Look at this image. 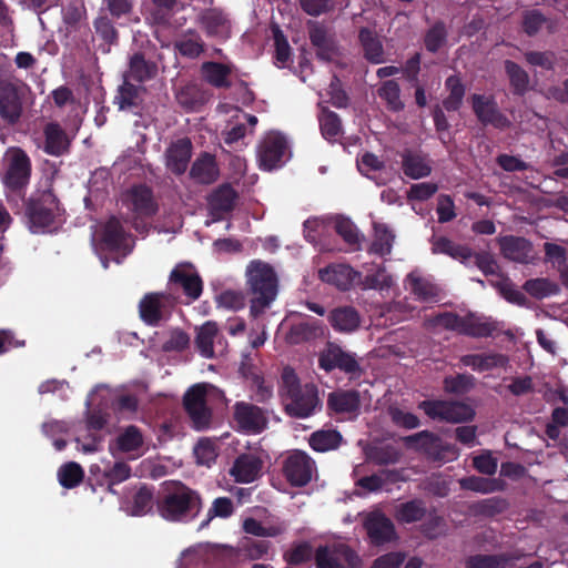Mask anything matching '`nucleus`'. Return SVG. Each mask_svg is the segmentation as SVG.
Here are the masks:
<instances>
[{
    "instance_id": "nucleus-1",
    "label": "nucleus",
    "mask_w": 568,
    "mask_h": 568,
    "mask_svg": "<svg viewBox=\"0 0 568 568\" xmlns=\"http://www.w3.org/2000/svg\"><path fill=\"white\" fill-rule=\"evenodd\" d=\"M246 285L250 298V314L257 318L271 306L278 293V277L275 270L263 261H252L246 270Z\"/></svg>"
},
{
    "instance_id": "nucleus-2",
    "label": "nucleus",
    "mask_w": 568,
    "mask_h": 568,
    "mask_svg": "<svg viewBox=\"0 0 568 568\" xmlns=\"http://www.w3.org/2000/svg\"><path fill=\"white\" fill-rule=\"evenodd\" d=\"M63 209L52 190L32 194L26 202V219L29 230L34 233H51L61 223Z\"/></svg>"
},
{
    "instance_id": "nucleus-3",
    "label": "nucleus",
    "mask_w": 568,
    "mask_h": 568,
    "mask_svg": "<svg viewBox=\"0 0 568 568\" xmlns=\"http://www.w3.org/2000/svg\"><path fill=\"white\" fill-rule=\"evenodd\" d=\"M201 509L202 499L199 493L182 483L174 484L158 501V511L168 521L189 523Z\"/></svg>"
},
{
    "instance_id": "nucleus-4",
    "label": "nucleus",
    "mask_w": 568,
    "mask_h": 568,
    "mask_svg": "<svg viewBox=\"0 0 568 568\" xmlns=\"http://www.w3.org/2000/svg\"><path fill=\"white\" fill-rule=\"evenodd\" d=\"M282 381L287 400L285 404L286 413L296 418L311 416L318 404L316 387L310 384L302 386L297 375L291 367L284 368Z\"/></svg>"
},
{
    "instance_id": "nucleus-5",
    "label": "nucleus",
    "mask_w": 568,
    "mask_h": 568,
    "mask_svg": "<svg viewBox=\"0 0 568 568\" xmlns=\"http://www.w3.org/2000/svg\"><path fill=\"white\" fill-rule=\"evenodd\" d=\"M361 361L356 353L344 348L335 342H327L318 355L320 368L326 373L339 371L348 376L349 379H357L363 375L364 369Z\"/></svg>"
},
{
    "instance_id": "nucleus-6",
    "label": "nucleus",
    "mask_w": 568,
    "mask_h": 568,
    "mask_svg": "<svg viewBox=\"0 0 568 568\" xmlns=\"http://www.w3.org/2000/svg\"><path fill=\"white\" fill-rule=\"evenodd\" d=\"M32 163L21 148L12 149L7 162L2 182L8 191L23 197L30 184Z\"/></svg>"
},
{
    "instance_id": "nucleus-7",
    "label": "nucleus",
    "mask_w": 568,
    "mask_h": 568,
    "mask_svg": "<svg viewBox=\"0 0 568 568\" xmlns=\"http://www.w3.org/2000/svg\"><path fill=\"white\" fill-rule=\"evenodd\" d=\"M282 475L292 487H305L316 471L315 460L304 450L292 449L282 459Z\"/></svg>"
},
{
    "instance_id": "nucleus-8",
    "label": "nucleus",
    "mask_w": 568,
    "mask_h": 568,
    "mask_svg": "<svg viewBox=\"0 0 568 568\" xmlns=\"http://www.w3.org/2000/svg\"><path fill=\"white\" fill-rule=\"evenodd\" d=\"M314 558L316 568H358L362 565L358 554L343 542L317 547Z\"/></svg>"
},
{
    "instance_id": "nucleus-9",
    "label": "nucleus",
    "mask_w": 568,
    "mask_h": 568,
    "mask_svg": "<svg viewBox=\"0 0 568 568\" xmlns=\"http://www.w3.org/2000/svg\"><path fill=\"white\" fill-rule=\"evenodd\" d=\"M207 384L191 386L183 396V407L192 422V426L202 430L210 426L212 410L207 406Z\"/></svg>"
},
{
    "instance_id": "nucleus-10",
    "label": "nucleus",
    "mask_w": 568,
    "mask_h": 568,
    "mask_svg": "<svg viewBox=\"0 0 568 568\" xmlns=\"http://www.w3.org/2000/svg\"><path fill=\"white\" fill-rule=\"evenodd\" d=\"M174 298L168 293H146L139 302V315L142 322L156 327L171 317Z\"/></svg>"
},
{
    "instance_id": "nucleus-11",
    "label": "nucleus",
    "mask_w": 568,
    "mask_h": 568,
    "mask_svg": "<svg viewBox=\"0 0 568 568\" xmlns=\"http://www.w3.org/2000/svg\"><path fill=\"white\" fill-rule=\"evenodd\" d=\"M477 267L486 275H497L489 281V284L498 290L500 295L509 303L525 305V295L515 287L508 277L498 274L499 266L490 254H477L475 256Z\"/></svg>"
},
{
    "instance_id": "nucleus-12",
    "label": "nucleus",
    "mask_w": 568,
    "mask_h": 568,
    "mask_svg": "<svg viewBox=\"0 0 568 568\" xmlns=\"http://www.w3.org/2000/svg\"><path fill=\"white\" fill-rule=\"evenodd\" d=\"M405 442L409 447L423 452L433 460L448 463L459 456V450L455 445L443 443L438 437L426 432L406 437Z\"/></svg>"
},
{
    "instance_id": "nucleus-13",
    "label": "nucleus",
    "mask_w": 568,
    "mask_h": 568,
    "mask_svg": "<svg viewBox=\"0 0 568 568\" xmlns=\"http://www.w3.org/2000/svg\"><path fill=\"white\" fill-rule=\"evenodd\" d=\"M419 408L432 419L448 423L470 420L475 415L473 407L462 402L424 400Z\"/></svg>"
},
{
    "instance_id": "nucleus-14",
    "label": "nucleus",
    "mask_w": 568,
    "mask_h": 568,
    "mask_svg": "<svg viewBox=\"0 0 568 568\" xmlns=\"http://www.w3.org/2000/svg\"><path fill=\"white\" fill-rule=\"evenodd\" d=\"M170 288H182L184 295L190 301H196L200 298L203 292V281L191 263L178 264L170 274L169 277Z\"/></svg>"
},
{
    "instance_id": "nucleus-15",
    "label": "nucleus",
    "mask_w": 568,
    "mask_h": 568,
    "mask_svg": "<svg viewBox=\"0 0 568 568\" xmlns=\"http://www.w3.org/2000/svg\"><path fill=\"white\" fill-rule=\"evenodd\" d=\"M287 149V142L280 133L267 134L260 143L257 156L260 166L271 171L281 165Z\"/></svg>"
},
{
    "instance_id": "nucleus-16",
    "label": "nucleus",
    "mask_w": 568,
    "mask_h": 568,
    "mask_svg": "<svg viewBox=\"0 0 568 568\" xmlns=\"http://www.w3.org/2000/svg\"><path fill=\"white\" fill-rule=\"evenodd\" d=\"M233 408L234 420L242 430L258 434L266 427L267 418L261 407L246 402H237Z\"/></svg>"
},
{
    "instance_id": "nucleus-17",
    "label": "nucleus",
    "mask_w": 568,
    "mask_h": 568,
    "mask_svg": "<svg viewBox=\"0 0 568 568\" xmlns=\"http://www.w3.org/2000/svg\"><path fill=\"white\" fill-rule=\"evenodd\" d=\"M199 22L207 37L226 40L232 33L229 14L221 8H209L201 12Z\"/></svg>"
},
{
    "instance_id": "nucleus-18",
    "label": "nucleus",
    "mask_w": 568,
    "mask_h": 568,
    "mask_svg": "<svg viewBox=\"0 0 568 568\" xmlns=\"http://www.w3.org/2000/svg\"><path fill=\"white\" fill-rule=\"evenodd\" d=\"M129 234L115 216H111L104 224L101 233L102 250L111 253H122L126 256L131 252L128 243Z\"/></svg>"
},
{
    "instance_id": "nucleus-19",
    "label": "nucleus",
    "mask_w": 568,
    "mask_h": 568,
    "mask_svg": "<svg viewBox=\"0 0 568 568\" xmlns=\"http://www.w3.org/2000/svg\"><path fill=\"white\" fill-rule=\"evenodd\" d=\"M352 476L355 487L361 489L358 495H363L379 491L390 479V470L369 471V464L362 463L354 467Z\"/></svg>"
},
{
    "instance_id": "nucleus-20",
    "label": "nucleus",
    "mask_w": 568,
    "mask_h": 568,
    "mask_svg": "<svg viewBox=\"0 0 568 568\" xmlns=\"http://www.w3.org/2000/svg\"><path fill=\"white\" fill-rule=\"evenodd\" d=\"M405 288L413 294L417 301L424 303H436L442 296V291L438 285L417 270L407 275Z\"/></svg>"
},
{
    "instance_id": "nucleus-21",
    "label": "nucleus",
    "mask_w": 568,
    "mask_h": 568,
    "mask_svg": "<svg viewBox=\"0 0 568 568\" xmlns=\"http://www.w3.org/2000/svg\"><path fill=\"white\" fill-rule=\"evenodd\" d=\"M237 192L230 183L217 186L207 197V205L213 221H221L232 212L237 200Z\"/></svg>"
},
{
    "instance_id": "nucleus-22",
    "label": "nucleus",
    "mask_w": 568,
    "mask_h": 568,
    "mask_svg": "<svg viewBox=\"0 0 568 568\" xmlns=\"http://www.w3.org/2000/svg\"><path fill=\"white\" fill-rule=\"evenodd\" d=\"M327 408L335 414L355 418L361 410V394L356 389H337L328 394Z\"/></svg>"
},
{
    "instance_id": "nucleus-23",
    "label": "nucleus",
    "mask_w": 568,
    "mask_h": 568,
    "mask_svg": "<svg viewBox=\"0 0 568 568\" xmlns=\"http://www.w3.org/2000/svg\"><path fill=\"white\" fill-rule=\"evenodd\" d=\"M363 527L371 545L382 546L390 541V519L381 510L364 514Z\"/></svg>"
},
{
    "instance_id": "nucleus-24",
    "label": "nucleus",
    "mask_w": 568,
    "mask_h": 568,
    "mask_svg": "<svg viewBox=\"0 0 568 568\" xmlns=\"http://www.w3.org/2000/svg\"><path fill=\"white\" fill-rule=\"evenodd\" d=\"M192 156V142L182 138L172 142L165 151V165L175 175H182Z\"/></svg>"
},
{
    "instance_id": "nucleus-25",
    "label": "nucleus",
    "mask_w": 568,
    "mask_h": 568,
    "mask_svg": "<svg viewBox=\"0 0 568 568\" xmlns=\"http://www.w3.org/2000/svg\"><path fill=\"white\" fill-rule=\"evenodd\" d=\"M318 274L321 281L334 285L341 291H348L356 281L361 280V273L346 264H331L320 270Z\"/></svg>"
},
{
    "instance_id": "nucleus-26",
    "label": "nucleus",
    "mask_w": 568,
    "mask_h": 568,
    "mask_svg": "<svg viewBox=\"0 0 568 568\" xmlns=\"http://www.w3.org/2000/svg\"><path fill=\"white\" fill-rule=\"evenodd\" d=\"M144 438L139 427L135 425L126 426L115 438L110 450L115 455V450L130 454L131 459H136L143 455Z\"/></svg>"
},
{
    "instance_id": "nucleus-27",
    "label": "nucleus",
    "mask_w": 568,
    "mask_h": 568,
    "mask_svg": "<svg viewBox=\"0 0 568 568\" xmlns=\"http://www.w3.org/2000/svg\"><path fill=\"white\" fill-rule=\"evenodd\" d=\"M128 200L133 213L140 217H152L159 210L152 189L145 184L132 186Z\"/></svg>"
},
{
    "instance_id": "nucleus-28",
    "label": "nucleus",
    "mask_w": 568,
    "mask_h": 568,
    "mask_svg": "<svg viewBox=\"0 0 568 568\" xmlns=\"http://www.w3.org/2000/svg\"><path fill=\"white\" fill-rule=\"evenodd\" d=\"M44 152L52 156H61L70 151L71 140L58 122H49L44 129Z\"/></svg>"
},
{
    "instance_id": "nucleus-29",
    "label": "nucleus",
    "mask_w": 568,
    "mask_h": 568,
    "mask_svg": "<svg viewBox=\"0 0 568 568\" xmlns=\"http://www.w3.org/2000/svg\"><path fill=\"white\" fill-rule=\"evenodd\" d=\"M263 467L262 459L254 454H242L236 457L231 475L236 483L248 484L257 479Z\"/></svg>"
},
{
    "instance_id": "nucleus-30",
    "label": "nucleus",
    "mask_w": 568,
    "mask_h": 568,
    "mask_svg": "<svg viewBox=\"0 0 568 568\" xmlns=\"http://www.w3.org/2000/svg\"><path fill=\"white\" fill-rule=\"evenodd\" d=\"M308 36L312 45L316 49V57L323 61L333 60L337 53L334 36L320 23L312 24Z\"/></svg>"
},
{
    "instance_id": "nucleus-31",
    "label": "nucleus",
    "mask_w": 568,
    "mask_h": 568,
    "mask_svg": "<svg viewBox=\"0 0 568 568\" xmlns=\"http://www.w3.org/2000/svg\"><path fill=\"white\" fill-rule=\"evenodd\" d=\"M503 255L514 262L529 263L532 260V245L524 237L504 236L499 239Z\"/></svg>"
},
{
    "instance_id": "nucleus-32",
    "label": "nucleus",
    "mask_w": 568,
    "mask_h": 568,
    "mask_svg": "<svg viewBox=\"0 0 568 568\" xmlns=\"http://www.w3.org/2000/svg\"><path fill=\"white\" fill-rule=\"evenodd\" d=\"M156 74L158 64L152 60H148L143 52H135L130 57L129 69L124 74V79L144 83L154 79Z\"/></svg>"
},
{
    "instance_id": "nucleus-33",
    "label": "nucleus",
    "mask_w": 568,
    "mask_h": 568,
    "mask_svg": "<svg viewBox=\"0 0 568 568\" xmlns=\"http://www.w3.org/2000/svg\"><path fill=\"white\" fill-rule=\"evenodd\" d=\"M471 100L473 109L480 122L496 128H504L508 124L507 119L498 111L496 103L491 99L474 94Z\"/></svg>"
},
{
    "instance_id": "nucleus-34",
    "label": "nucleus",
    "mask_w": 568,
    "mask_h": 568,
    "mask_svg": "<svg viewBox=\"0 0 568 568\" xmlns=\"http://www.w3.org/2000/svg\"><path fill=\"white\" fill-rule=\"evenodd\" d=\"M202 79L215 89H230L232 67L216 61H206L200 68Z\"/></svg>"
},
{
    "instance_id": "nucleus-35",
    "label": "nucleus",
    "mask_w": 568,
    "mask_h": 568,
    "mask_svg": "<svg viewBox=\"0 0 568 568\" xmlns=\"http://www.w3.org/2000/svg\"><path fill=\"white\" fill-rule=\"evenodd\" d=\"M220 174L215 156L204 152L193 162L190 176L201 184L214 183Z\"/></svg>"
},
{
    "instance_id": "nucleus-36",
    "label": "nucleus",
    "mask_w": 568,
    "mask_h": 568,
    "mask_svg": "<svg viewBox=\"0 0 568 568\" xmlns=\"http://www.w3.org/2000/svg\"><path fill=\"white\" fill-rule=\"evenodd\" d=\"M173 49L180 55L194 60L205 51V43L196 30L187 29L174 40Z\"/></svg>"
},
{
    "instance_id": "nucleus-37",
    "label": "nucleus",
    "mask_w": 568,
    "mask_h": 568,
    "mask_svg": "<svg viewBox=\"0 0 568 568\" xmlns=\"http://www.w3.org/2000/svg\"><path fill=\"white\" fill-rule=\"evenodd\" d=\"M331 326L339 333H353L361 324L359 313L353 306L334 308L328 316Z\"/></svg>"
},
{
    "instance_id": "nucleus-38",
    "label": "nucleus",
    "mask_w": 568,
    "mask_h": 568,
    "mask_svg": "<svg viewBox=\"0 0 568 568\" xmlns=\"http://www.w3.org/2000/svg\"><path fill=\"white\" fill-rule=\"evenodd\" d=\"M211 94L206 89L196 83L182 87L176 93V100L187 111H197L210 100Z\"/></svg>"
},
{
    "instance_id": "nucleus-39",
    "label": "nucleus",
    "mask_w": 568,
    "mask_h": 568,
    "mask_svg": "<svg viewBox=\"0 0 568 568\" xmlns=\"http://www.w3.org/2000/svg\"><path fill=\"white\" fill-rule=\"evenodd\" d=\"M358 170L377 185H386L389 174L384 162L374 153L365 152L357 161Z\"/></svg>"
},
{
    "instance_id": "nucleus-40",
    "label": "nucleus",
    "mask_w": 568,
    "mask_h": 568,
    "mask_svg": "<svg viewBox=\"0 0 568 568\" xmlns=\"http://www.w3.org/2000/svg\"><path fill=\"white\" fill-rule=\"evenodd\" d=\"M217 336L219 327L217 324L213 321H207L196 328L194 344L202 357H214V341L217 338Z\"/></svg>"
},
{
    "instance_id": "nucleus-41",
    "label": "nucleus",
    "mask_w": 568,
    "mask_h": 568,
    "mask_svg": "<svg viewBox=\"0 0 568 568\" xmlns=\"http://www.w3.org/2000/svg\"><path fill=\"white\" fill-rule=\"evenodd\" d=\"M430 244L433 254H446L464 264L473 256L469 247L459 245L445 236H433Z\"/></svg>"
},
{
    "instance_id": "nucleus-42",
    "label": "nucleus",
    "mask_w": 568,
    "mask_h": 568,
    "mask_svg": "<svg viewBox=\"0 0 568 568\" xmlns=\"http://www.w3.org/2000/svg\"><path fill=\"white\" fill-rule=\"evenodd\" d=\"M358 39L366 60L376 64L384 62L383 43L375 31L366 27L361 28Z\"/></svg>"
},
{
    "instance_id": "nucleus-43",
    "label": "nucleus",
    "mask_w": 568,
    "mask_h": 568,
    "mask_svg": "<svg viewBox=\"0 0 568 568\" xmlns=\"http://www.w3.org/2000/svg\"><path fill=\"white\" fill-rule=\"evenodd\" d=\"M142 88L136 87L130 80L124 79L119 85L113 99V103L118 105L120 111H133L140 106V93Z\"/></svg>"
},
{
    "instance_id": "nucleus-44",
    "label": "nucleus",
    "mask_w": 568,
    "mask_h": 568,
    "mask_svg": "<svg viewBox=\"0 0 568 568\" xmlns=\"http://www.w3.org/2000/svg\"><path fill=\"white\" fill-rule=\"evenodd\" d=\"M464 366L476 372H487L507 364V357L500 354H468L460 358Z\"/></svg>"
},
{
    "instance_id": "nucleus-45",
    "label": "nucleus",
    "mask_w": 568,
    "mask_h": 568,
    "mask_svg": "<svg viewBox=\"0 0 568 568\" xmlns=\"http://www.w3.org/2000/svg\"><path fill=\"white\" fill-rule=\"evenodd\" d=\"M343 442V436L337 429H320L311 434L308 444L318 453L337 449Z\"/></svg>"
},
{
    "instance_id": "nucleus-46",
    "label": "nucleus",
    "mask_w": 568,
    "mask_h": 568,
    "mask_svg": "<svg viewBox=\"0 0 568 568\" xmlns=\"http://www.w3.org/2000/svg\"><path fill=\"white\" fill-rule=\"evenodd\" d=\"M336 233L343 239L349 252H356L362 248L363 236L357 226L348 219L338 216L334 226Z\"/></svg>"
},
{
    "instance_id": "nucleus-47",
    "label": "nucleus",
    "mask_w": 568,
    "mask_h": 568,
    "mask_svg": "<svg viewBox=\"0 0 568 568\" xmlns=\"http://www.w3.org/2000/svg\"><path fill=\"white\" fill-rule=\"evenodd\" d=\"M495 329V325L485 317L470 314L460 317L459 332L473 337L489 336Z\"/></svg>"
},
{
    "instance_id": "nucleus-48",
    "label": "nucleus",
    "mask_w": 568,
    "mask_h": 568,
    "mask_svg": "<svg viewBox=\"0 0 568 568\" xmlns=\"http://www.w3.org/2000/svg\"><path fill=\"white\" fill-rule=\"evenodd\" d=\"M320 129L323 138L328 142H336L343 133L342 121L339 116L323 106L318 114Z\"/></svg>"
},
{
    "instance_id": "nucleus-49",
    "label": "nucleus",
    "mask_w": 568,
    "mask_h": 568,
    "mask_svg": "<svg viewBox=\"0 0 568 568\" xmlns=\"http://www.w3.org/2000/svg\"><path fill=\"white\" fill-rule=\"evenodd\" d=\"M317 331L316 322L302 321L293 323L286 334V342L292 345L308 342L317 336Z\"/></svg>"
},
{
    "instance_id": "nucleus-50",
    "label": "nucleus",
    "mask_w": 568,
    "mask_h": 568,
    "mask_svg": "<svg viewBox=\"0 0 568 568\" xmlns=\"http://www.w3.org/2000/svg\"><path fill=\"white\" fill-rule=\"evenodd\" d=\"M154 488L148 485H141L132 496L131 515L144 516L153 507Z\"/></svg>"
},
{
    "instance_id": "nucleus-51",
    "label": "nucleus",
    "mask_w": 568,
    "mask_h": 568,
    "mask_svg": "<svg viewBox=\"0 0 568 568\" xmlns=\"http://www.w3.org/2000/svg\"><path fill=\"white\" fill-rule=\"evenodd\" d=\"M403 169L405 174L412 179L427 176L432 171L428 161L423 155L413 152H408L404 155Z\"/></svg>"
},
{
    "instance_id": "nucleus-52",
    "label": "nucleus",
    "mask_w": 568,
    "mask_h": 568,
    "mask_svg": "<svg viewBox=\"0 0 568 568\" xmlns=\"http://www.w3.org/2000/svg\"><path fill=\"white\" fill-rule=\"evenodd\" d=\"M23 112L22 99L20 93L12 98L0 100V116L9 125L17 124Z\"/></svg>"
},
{
    "instance_id": "nucleus-53",
    "label": "nucleus",
    "mask_w": 568,
    "mask_h": 568,
    "mask_svg": "<svg viewBox=\"0 0 568 568\" xmlns=\"http://www.w3.org/2000/svg\"><path fill=\"white\" fill-rule=\"evenodd\" d=\"M58 478L62 487L71 489L81 484L84 471L78 463L69 462L59 468Z\"/></svg>"
},
{
    "instance_id": "nucleus-54",
    "label": "nucleus",
    "mask_w": 568,
    "mask_h": 568,
    "mask_svg": "<svg viewBox=\"0 0 568 568\" xmlns=\"http://www.w3.org/2000/svg\"><path fill=\"white\" fill-rule=\"evenodd\" d=\"M524 290L532 297L541 300L556 295L559 286L548 278H534L525 282Z\"/></svg>"
},
{
    "instance_id": "nucleus-55",
    "label": "nucleus",
    "mask_w": 568,
    "mask_h": 568,
    "mask_svg": "<svg viewBox=\"0 0 568 568\" xmlns=\"http://www.w3.org/2000/svg\"><path fill=\"white\" fill-rule=\"evenodd\" d=\"M460 317L453 313H440L425 321V327L433 332L449 329L459 332Z\"/></svg>"
},
{
    "instance_id": "nucleus-56",
    "label": "nucleus",
    "mask_w": 568,
    "mask_h": 568,
    "mask_svg": "<svg viewBox=\"0 0 568 568\" xmlns=\"http://www.w3.org/2000/svg\"><path fill=\"white\" fill-rule=\"evenodd\" d=\"M132 475L131 467L125 462H115L110 468L105 469L103 473V477L108 484V489L110 493H115L113 490L114 485H119L125 480H128Z\"/></svg>"
},
{
    "instance_id": "nucleus-57",
    "label": "nucleus",
    "mask_w": 568,
    "mask_h": 568,
    "mask_svg": "<svg viewBox=\"0 0 568 568\" xmlns=\"http://www.w3.org/2000/svg\"><path fill=\"white\" fill-rule=\"evenodd\" d=\"M446 88L449 91V94L444 100V106L448 111H456L462 105L465 95V88L457 77H449L446 80Z\"/></svg>"
},
{
    "instance_id": "nucleus-58",
    "label": "nucleus",
    "mask_w": 568,
    "mask_h": 568,
    "mask_svg": "<svg viewBox=\"0 0 568 568\" xmlns=\"http://www.w3.org/2000/svg\"><path fill=\"white\" fill-rule=\"evenodd\" d=\"M273 39L275 47V64L280 68H283L291 60V47L286 37L277 26L273 28Z\"/></svg>"
},
{
    "instance_id": "nucleus-59",
    "label": "nucleus",
    "mask_w": 568,
    "mask_h": 568,
    "mask_svg": "<svg viewBox=\"0 0 568 568\" xmlns=\"http://www.w3.org/2000/svg\"><path fill=\"white\" fill-rule=\"evenodd\" d=\"M459 485L464 489L489 494L499 489V485L495 479H487L476 476L459 479Z\"/></svg>"
},
{
    "instance_id": "nucleus-60",
    "label": "nucleus",
    "mask_w": 568,
    "mask_h": 568,
    "mask_svg": "<svg viewBox=\"0 0 568 568\" xmlns=\"http://www.w3.org/2000/svg\"><path fill=\"white\" fill-rule=\"evenodd\" d=\"M194 455L197 464L210 467L217 457L215 444L209 438L200 439L194 447Z\"/></svg>"
},
{
    "instance_id": "nucleus-61",
    "label": "nucleus",
    "mask_w": 568,
    "mask_h": 568,
    "mask_svg": "<svg viewBox=\"0 0 568 568\" xmlns=\"http://www.w3.org/2000/svg\"><path fill=\"white\" fill-rule=\"evenodd\" d=\"M284 560L292 566H298L307 562L312 558V547L308 542L294 545L283 555Z\"/></svg>"
},
{
    "instance_id": "nucleus-62",
    "label": "nucleus",
    "mask_w": 568,
    "mask_h": 568,
    "mask_svg": "<svg viewBox=\"0 0 568 568\" xmlns=\"http://www.w3.org/2000/svg\"><path fill=\"white\" fill-rule=\"evenodd\" d=\"M375 240L373 241L369 251L384 256L390 253V234L385 225L374 223Z\"/></svg>"
},
{
    "instance_id": "nucleus-63",
    "label": "nucleus",
    "mask_w": 568,
    "mask_h": 568,
    "mask_svg": "<svg viewBox=\"0 0 568 568\" xmlns=\"http://www.w3.org/2000/svg\"><path fill=\"white\" fill-rule=\"evenodd\" d=\"M475 378L468 374L446 377L444 381L445 390L454 394H463L473 388Z\"/></svg>"
},
{
    "instance_id": "nucleus-64",
    "label": "nucleus",
    "mask_w": 568,
    "mask_h": 568,
    "mask_svg": "<svg viewBox=\"0 0 568 568\" xmlns=\"http://www.w3.org/2000/svg\"><path fill=\"white\" fill-rule=\"evenodd\" d=\"M190 345V336L181 328H174L170 332L169 338L163 343L164 352H183Z\"/></svg>"
}]
</instances>
